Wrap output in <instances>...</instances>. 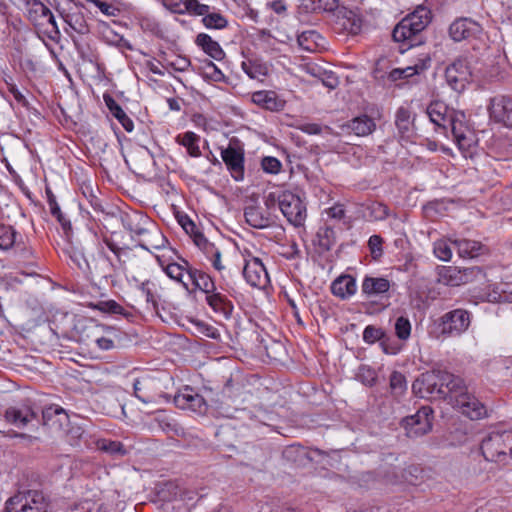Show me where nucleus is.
<instances>
[{
  "label": "nucleus",
  "mask_w": 512,
  "mask_h": 512,
  "mask_svg": "<svg viewBox=\"0 0 512 512\" xmlns=\"http://www.w3.org/2000/svg\"><path fill=\"white\" fill-rule=\"evenodd\" d=\"M462 378L446 370L434 369L420 374L412 384L413 393L423 399H446L462 388Z\"/></svg>",
  "instance_id": "1"
},
{
  "label": "nucleus",
  "mask_w": 512,
  "mask_h": 512,
  "mask_svg": "<svg viewBox=\"0 0 512 512\" xmlns=\"http://www.w3.org/2000/svg\"><path fill=\"white\" fill-rule=\"evenodd\" d=\"M430 20V10L423 6L417 7L395 26L392 32L393 40L407 44L409 48L418 45L420 43L418 35L426 28Z\"/></svg>",
  "instance_id": "2"
},
{
  "label": "nucleus",
  "mask_w": 512,
  "mask_h": 512,
  "mask_svg": "<svg viewBox=\"0 0 512 512\" xmlns=\"http://www.w3.org/2000/svg\"><path fill=\"white\" fill-rule=\"evenodd\" d=\"M481 451L488 461L508 464L512 459V431H492L482 440Z\"/></svg>",
  "instance_id": "3"
},
{
  "label": "nucleus",
  "mask_w": 512,
  "mask_h": 512,
  "mask_svg": "<svg viewBox=\"0 0 512 512\" xmlns=\"http://www.w3.org/2000/svg\"><path fill=\"white\" fill-rule=\"evenodd\" d=\"M45 497L41 491L18 492L7 499L4 512H45Z\"/></svg>",
  "instance_id": "4"
},
{
  "label": "nucleus",
  "mask_w": 512,
  "mask_h": 512,
  "mask_svg": "<svg viewBox=\"0 0 512 512\" xmlns=\"http://www.w3.org/2000/svg\"><path fill=\"white\" fill-rule=\"evenodd\" d=\"M462 388L454 391L451 395V401L454 405L471 420H479L487 416L486 407L471 393L462 379Z\"/></svg>",
  "instance_id": "5"
},
{
  "label": "nucleus",
  "mask_w": 512,
  "mask_h": 512,
  "mask_svg": "<svg viewBox=\"0 0 512 512\" xmlns=\"http://www.w3.org/2000/svg\"><path fill=\"white\" fill-rule=\"evenodd\" d=\"M471 324V314L464 309L449 311L439 318L442 335L458 337L467 331Z\"/></svg>",
  "instance_id": "6"
},
{
  "label": "nucleus",
  "mask_w": 512,
  "mask_h": 512,
  "mask_svg": "<svg viewBox=\"0 0 512 512\" xmlns=\"http://www.w3.org/2000/svg\"><path fill=\"white\" fill-rule=\"evenodd\" d=\"M279 208L289 223L294 226H301L306 219V207L299 196L283 191L278 194Z\"/></svg>",
  "instance_id": "7"
},
{
  "label": "nucleus",
  "mask_w": 512,
  "mask_h": 512,
  "mask_svg": "<svg viewBox=\"0 0 512 512\" xmlns=\"http://www.w3.org/2000/svg\"><path fill=\"white\" fill-rule=\"evenodd\" d=\"M433 410L429 406L421 407L414 415L403 420L406 434L410 438H417L427 434L432 429Z\"/></svg>",
  "instance_id": "8"
},
{
  "label": "nucleus",
  "mask_w": 512,
  "mask_h": 512,
  "mask_svg": "<svg viewBox=\"0 0 512 512\" xmlns=\"http://www.w3.org/2000/svg\"><path fill=\"white\" fill-rule=\"evenodd\" d=\"M490 118L508 129H512V96L498 95L490 100L488 106Z\"/></svg>",
  "instance_id": "9"
},
{
  "label": "nucleus",
  "mask_w": 512,
  "mask_h": 512,
  "mask_svg": "<svg viewBox=\"0 0 512 512\" xmlns=\"http://www.w3.org/2000/svg\"><path fill=\"white\" fill-rule=\"evenodd\" d=\"M426 114L433 124L444 130L452 129L454 123L464 118V114H456L454 111H450L448 106L442 101L430 103Z\"/></svg>",
  "instance_id": "10"
},
{
  "label": "nucleus",
  "mask_w": 512,
  "mask_h": 512,
  "mask_svg": "<svg viewBox=\"0 0 512 512\" xmlns=\"http://www.w3.org/2000/svg\"><path fill=\"white\" fill-rule=\"evenodd\" d=\"M174 403L182 410H189L199 415L205 414L208 409L204 397L189 386L184 387L175 395Z\"/></svg>",
  "instance_id": "11"
},
{
  "label": "nucleus",
  "mask_w": 512,
  "mask_h": 512,
  "mask_svg": "<svg viewBox=\"0 0 512 512\" xmlns=\"http://www.w3.org/2000/svg\"><path fill=\"white\" fill-rule=\"evenodd\" d=\"M243 276L246 282L252 287L265 288L269 283L267 270L261 259L257 257L245 260Z\"/></svg>",
  "instance_id": "12"
},
{
  "label": "nucleus",
  "mask_w": 512,
  "mask_h": 512,
  "mask_svg": "<svg viewBox=\"0 0 512 512\" xmlns=\"http://www.w3.org/2000/svg\"><path fill=\"white\" fill-rule=\"evenodd\" d=\"M37 412L31 405L23 403L11 406L6 409L4 420L17 428H24L32 421L36 420Z\"/></svg>",
  "instance_id": "13"
},
{
  "label": "nucleus",
  "mask_w": 512,
  "mask_h": 512,
  "mask_svg": "<svg viewBox=\"0 0 512 512\" xmlns=\"http://www.w3.org/2000/svg\"><path fill=\"white\" fill-rule=\"evenodd\" d=\"M221 157L229 170L231 176L236 181L244 178V153L241 149L228 146L221 151Z\"/></svg>",
  "instance_id": "14"
},
{
  "label": "nucleus",
  "mask_w": 512,
  "mask_h": 512,
  "mask_svg": "<svg viewBox=\"0 0 512 512\" xmlns=\"http://www.w3.org/2000/svg\"><path fill=\"white\" fill-rule=\"evenodd\" d=\"M481 26L470 18H460L455 20L449 27L450 37L455 42H460L481 33Z\"/></svg>",
  "instance_id": "15"
},
{
  "label": "nucleus",
  "mask_w": 512,
  "mask_h": 512,
  "mask_svg": "<svg viewBox=\"0 0 512 512\" xmlns=\"http://www.w3.org/2000/svg\"><path fill=\"white\" fill-rule=\"evenodd\" d=\"M451 132L460 150L464 153L465 157L472 156L475 150V136L472 131L463 123L461 119L459 122L453 124Z\"/></svg>",
  "instance_id": "16"
},
{
  "label": "nucleus",
  "mask_w": 512,
  "mask_h": 512,
  "mask_svg": "<svg viewBox=\"0 0 512 512\" xmlns=\"http://www.w3.org/2000/svg\"><path fill=\"white\" fill-rule=\"evenodd\" d=\"M468 66L465 60H457L446 68L445 78L449 86L461 91L468 81Z\"/></svg>",
  "instance_id": "17"
},
{
  "label": "nucleus",
  "mask_w": 512,
  "mask_h": 512,
  "mask_svg": "<svg viewBox=\"0 0 512 512\" xmlns=\"http://www.w3.org/2000/svg\"><path fill=\"white\" fill-rule=\"evenodd\" d=\"M251 102L258 107L271 112L282 111L285 107V101L272 90H260L253 92L251 94Z\"/></svg>",
  "instance_id": "18"
},
{
  "label": "nucleus",
  "mask_w": 512,
  "mask_h": 512,
  "mask_svg": "<svg viewBox=\"0 0 512 512\" xmlns=\"http://www.w3.org/2000/svg\"><path fill=\"white\" fill-rule=\"evenodd\" d=\"M333 13L335 24L342 31L357 34L361 30V19L354 11L346 7H338Z\"/></svg>",
  "instance_id": "19"
},
{
  "label": "nucleus",
  "mask_w": 512,
  "mask_h": 512,
  "mask_svg": "<svg viewBox=\"0 0 512 512\" xmlns=\"http://www.w3.org/2000/svg\"><path fill=\"white\" fill-rule=\"evenodd\" d=\"M57 11L60 13L65 23L75 32L81 35L89 33L90 29L87 21L77 4L74 3L68 10H60L58 8Z\"/></svg>",
  "instance_id": "20"
},
{
  "label": "nucleus",
  "mask_w": 512,
  "mask_h": 512,
  "mask_svg": "<svg viewBox=\"0 0 512 512\" xmlns=\"http://www.w3.org/2000/svg\"><path fill=\"white\" fill-rule=\"evenodd\" d=\"M68 421V414L58 405H50L42 410V423L51 430H62Z\"/></svg>",
  "instance_id": "21"
},
{
  "label": "nucleus",
  "mask_w": 512,
  "mask_h": 512,
  "mask_svg": "<svg viewBox=\"0 0 512 512\" xmlns=\"http://www.w3.org/2000/svg\"><path fill=\"white\" fill-rule=\"evenodd\" d=\"M244 217L251 227L257 229L267 228L274 223L271 213L261 206L251 205L246 207Z\"/></svg>",
  "instance_id": "22"
},
{
  "label": "nucleus",
  "mask_w": 512,
  "mask_h": 512,
  "mask_svg": "<svg viewBox=\"0 0 512 512\" xmlns=\"http://www.w3.org/2000/svg\"><path fill=\"white\" fill-rule=\"evenodd\" d=\"M85 444L88 448L95 447L97 450L106 453L114 458L124 457L128 454V450L124 444L120 441L110 440L106 438L94 439L91 442L85 440Z\"/></svg>",
  "instance_id": "23"
},
{
  "label": "nucleus",
  "mask_w": 512,
  "mask_h": 512,
  "mask_svg": "<svg viewBox=\"0 0 512 512\" xmlns=\"http://www.w3.org/2000/svg\"><path fill=\"white\" fill-rule=\"evenodd\" d=\"M389 289L390 281L383 277L366 276L361 285L362 293L367 298L382 296L387 293Z\"/></svg>",
  "instance_id": "24"
},
{
  "label": "nucleus",
  "mask_w": 512,
  "mask_h": 512,
  "mask_svg": "<svg viewBox=\"0 0 512 512\" xmlns=\"http://www.w3.org/2000/svg\"><path fill=\"white\" fill-rule=\"evenodd\" d=\"M195 43L200 47L208 56L216 61H220L225 57V52L220 44L213 40L212 37L206 33H199L196 36Z\"/></svg>",
  "instance_id": "25"
},
{
  "label": "nucleus",
  "mask_w": 512,
  "mask_h": 512,
  "mask_svg": "<svg viewBox=\"0 0 512 512\" xmlns=\"http://www.w3.org/2000/svg\"><path fill=\"white\" fill-rule=\"evenodd\" d=\"M357 290L356 280L350 275H342L333 281L331 291L333 295L341 299H347Z\"/></svg>",
  "instance_id": "26"
},
{
  "label": "nucleus",
  "mask_w": 512,
  "mask_h": 512,
  "mask_svg": "<svg viewBox=\"0 0 512 512\" xmlns=\"http://www.w3.org/2000/svg\"><path fill=\"white\" fill-rule=\"evenodd\" d=\"M452 244L462 258H475L484 253L482 243L470 239H455Z\"/></svg>",
  "instance_id": "27"
},
{
  "label": "nucleus",
  "mask_w": 512,
  "mask_h": 512,
  "mask_svg": "<svg viewBox=\"0 0 512 512\" xmlns=\"http://www.w3.org/2000/svg\"><path fill=\"white\" fill-rule=\"evenodd\" d=\"M103 100L113 117H115L120 122V124L127 132H132L134 129V123L132 119L125 113V111L115 101V99L110 94L106 93L103 95Z\"/></svg>",
  "instance_id": "28"
},
{
  "label": "nucleus",
  "mask_w": 512,
  "mask_h": 512,
  "mask_svg": "<svg viewBox=\"0 0 512 512\" xmlns=\"http://www.w3.org/2000/svg\"><path fill=\"white\" fill-rule=\"evenodd\" d=\"M429 62H430V59L425 58V59H420L414 65L407 66L405 68H395L389 73L388 78L391 81L407 79L409 77H412L416 74H419V73L425 71L429 67Z\"/></svg>",
  "instance_id": "29"
},
{
  "label": "nucleus",
  "mask_w": 512,
  "mask_h": 512,
  "mask_svg": "<svg viewBox=\"0 0 512 512\" xmlns=\"http://www.w3.org/2000/svg\"><path fill=\"white\" fill-rule=\"evenodd\" d=\"M188 278L197 289L203 291L205 294L212 293L216 290L215 283L212 278L201 270L194 267L189 268Z\"/></svg>",
  "instance_id": "30"
},
{
  "label": "nucleus",
  "mask_w": 512,
  "mask_h": 512,
  "mask_svg": "<svg viewBox=\"0 0 512 512\" xmlns=\"http://www.w3.org/2000/svg\"><path fill=\"white\" fill-rule=\"evenodd\" d=\"M395 125L399 135L404 139H410L413 135V120L411 113L407 108L400 107L396 111Z\"/></svg>",
  "instance_id": "31"
},
{
  "label": "nucleus",
  "mask_w": 512,
  "mask_h": 512,
  "mask_svg": "<svg viewBox=\"0 0 512 512\" xmlns=\"http://www.w3.org/2000/svg\"><path fill=\"white\" fill-rule=\"evenodd\" d=\"M175 141L186 148L187 153L191 157H199L201 156V150L199 147L200 137L196 133L192 131H187L183 134H179L176 136Z\"/></svg>",
  "instance_id": "32"
},
{
  "label": "nucleus",
  "mask_w": 512,
  "mask_h": 512,
  "mask_svg": "<svg viewBox=\"0 0 512 512\" xmlns=\"http://www.w3.org/2000/svg\"><path fill=\"white\" fill-rule=\"evenodd\" d=\"M157 427L170 436L185 437V430L174 419L161 414L154 419Z\"/></svg>",
  "instance_id": "33"
},
{
  "label": "nucleus",
  "mask_w": 512,
  "mask_h": 512,
  "mask_svg": "<svg viewBox=\"0 0 512 512\" xmlns=\"http://www.w3.org/2000/svg\"><path fill=\"white\" fill-rule=\"evenodd\" d=\"M181 261L182 263H169L165 267H163V270L165 271L166 275L169 278L177 282H180L183 285V287L186 290H188V283L183 280V275L184 272L188 274V270L189 268H192V266L185 259H181Z\"/></svg>",
  "instance_id": "34"
},
{
  "label": "nucleus",
  "mask_w": 512,
  "mask_h": 512,
  "mask_svg": "<svg viewBox=\"0 0 512 512\" xmlns=\"http://www.w3.org/2000/svg\"><path fill=\"white\" fill-rule=\"evenodd\" d=\"M134 395L143 403H150L154 400L152 392V381L148 377L136 379L133 383Z\"/></svg>",
  "instance_id": "35"
},
{
  "label": "nucleus",
  "mask_w": 512,
  "mask_h": 512,
  "mask_svg": "<svg viewBox=\"0 0 512 512\" xmlns=\"http://www.w3.org/2000/svg\"><path fill=\"white\" fill-rule=\"evenodd\" d=\"M206 301L215 312L228 316L232 311L231 302L224 295L216 291L206 294Z\"/></svg>",
  "instance_id": "36"
},
{
  "label": "nucleus",
  "mask_w": 512,
  "mask_h": 512,
  "mask_svg": "<svg viewBox=\"0 0 512 512\" xmlns=\"http://www.w3.org/2000/svg\"><path fill=\"white\" fill-rule=\"evenodd\" d=\"M202 24L207 29L222 30L228 26V19L215 8L211 7L209 12L202 18Z\"/></svg>",
  "instance_id": "37"
},
{
  "label": "nucleus",
  "mask_w": 512,
  "mask_h": 512,
  "mask_svg": "<svg viewBox=\"0 0 512 512\" xmlns=\"http://www.w3.org/2000/svg\"><path fill=\"white\" fill-rule=\"evenodd\" d=\"M349 127L358 136H366L375 130L376 124L374 120L367 115L354 118Z\"/></svg>",
  "instance_id": "38"
},
{
  "label": "nucleus",
  "mask_w": 512,
  "mask_h": 512,
  "mask_svg": "<svg viewBox=\"0 0 512 512\" xmlns=\"http://www.w3.org/2000/svg\"><path fill=\"white\" fill-rule=\"evenodd\" d=\"M317 243L324 251H329L336 243L335 231L332 227L325 225L317 232Z\"/></svg>",
  "instance_id": "39"
},
{
  "label": "nucleus",
  "mask_w": 512,
  "mask_h": 512,
  "mask_svg": "<svg viewBox=\"0 0 512 512\" xmlns=\"http://www.w3.org/2000/svg\"><path fill=\"white\" fill-rule=\"evenodd\" d=\"M242 69L247 74V76L251 79H255L258 81H263L264 77L268 74V68L266 65L257 63L254 61H244L242 62Z\"/></svg>",
  "instance_id": "40"
},
{
  "label": "nucleus",
  "mask_w": 512,
  "mask_h": 512,
  "mask_svg": "<svg viewBox=\"0 0 512 512\" xmlns=\"http://www.w3.org/2000/svg\"><path fill=\"white\" fill-rule=\"evenodd\" d=\"M183 7L176 8V13L183 14L188 12L189 14L202 16V18L209 12L211 8L209 5L202 4L198 0H184Z\"/></svg>",
  "instance_id": "41"
},
{
  "label": "nucleus",
  "mask_w": 512,
  "mask_h": 512,
  "mask_svg": "<svg viewBox=\"0 0 512 512\" xmlns=\"http://www.w3.org/2000/svg\"><path fill=\"white\" fill-rule=\"evenodd\" d=\"M201 74L205 79L214 82L226 81V76L224 73L210 60L204 62Z\"/></svg>",
  "instance_id": "42"
},
{
  "label": "nucleus",
  "mask_w": 512,
  "mask_h": 512,
  "mask_svg": "<svg viewBox=\"0 0 512 512\" xmlns=\"http://www.w3.org/2000/svg\"><path fill=\"white\" fill-rule=\"evenodd\" d=\"M441 280L450 286H458L463 282V275L455 267H443L440 271Z\"/></svg>",
  "instance_id": "43"
},
{
  "label": "nucleus",
  "mask_w": 512,
  "mask_h": 512,
  "mask_svg": "<svg viewBox=\"0 0 512 512\" xmlns=\"http://www.w3.org/2000/svg\"><path fill=\"white\" fill-rule=\"evenodd\" d=\"M107 247L110 251L114 253L117 258V261L121 268H124L126 262L130 259L132 255V250L129 247H120L115 242L106 240L105 241Z\"/></svg>",
  "instance_id": "44"
},
{
  "label": "nucleus",
  "mask_w": 512,
  "mask_h": 512,
  "mask_svg": "<svg viewBox=\"0 0 512 512\" xmlns=\"http://www.w3.org/2000/svg\"><path fill=\"white\" fill-rule=\"evenodd\" d=\"M490 296L492 301L512 303V283H501Z\"/></svg>",
  "instance_id": "45"
},
{
  "label": "nucleus",
  "mask_w": 512,
  "mask_h": 512,
  "mask_svg": "<svg viewBox=\"0 0 512 512\" xmlns=\"http://www.w3.org/2000/svg\"><path fill=\"white\" fill-rule=\"evenodd\" d=\"M395 334L400 340H407L411 334V323L405 316H399L394 324Z\"/></svg>",
  "instance_id": "46"
},
{
  "label": "nucleus",
  "mask_w": 512,
  "mask_h": 512,
  "mask_svg": "<svg viewBox=\"0 0 512 512\" xmlns=\"http://www.w3.org/2000/svg\"><path fill=\"white\" fill-rule=\"evenodd\" d=\"M434 255L442 261H450L452 258V250L447 240H437L433 244Z\"/></svg>",
  "instance_id": "47"
},
{
  "label": "nucleus",
  "mask_w": 512,
  "mask_h": 512,
  "mask_svg": "<svg viewBox=\"0 0 512 512\" xmlns=\"http://www.w3.org/2000/svg\"><path fill=\"white\" fill-rule=\"evenodd\" d=\"M65 253L80 270L85 271L89 267L88 261L81 250L71 246L65 249Z\"/></svg>",
  "instance_id": "48"
},
{
  "label": "nucleus",
  "mask_w": 512,
  "mask_h": 512,
  "mask_svg": "<svg viewBox=\"0 0 512 512\" xmlns=\"http://www.w3.org/2000/svg\"><path fill=\"white\" fill-rule=\"evenodd\" d=\"M138 22L141 29L145 32H150L151 34L156 36L160 35L162 32L160 24L153 17L140 16L138 18Z\"/></svg>",
  "instance_id": "49"
},
{
  "label": "nucleus",
  "mask_w": 512,
  "mask_h": 512,
  "mask_svg": "<svg viewBox=\"0 0 512 512\" xmlns=\"http://www.w3.org/2000/svg\"><path fill=\"white\" fill-rule=\"evenodd\" d=\"M16 232L12 227H3L0 229V249L8 250L15 243Z\"/></svg>",
  "instance_id": "50"
},
{
  "label": "nucleus",
  "mask_w": 512,
  "mask_h": 512,
  "mask_svg": "<svg viewBox=\"0 0 512 512\" xmlns=\"http://www.w3.org/2000/svg\"><path fill=\"white\" fill-rule=\"evenodd\" d=\"M95 309L109 314H124V308L115 300L100 301L95 306Z\"/></svg>",
  "instance_id": "51"
},
{
  "label": "nucleus",
  "mask_w": 512,
  "mask_h": 512,
  "mask_svg": "<svg viewBox=\"0 0 512 512\" xmlns=\"http://www.w3.org/2000/svg\"><path fill=\"white\" fill-rule=\"evenodd\" d=\"M390 387L395 394H402L406 390L405 376L400 372H393L390 376Z\"/></svg>",
  "instance_id": "52"
},
{
  "label": "nucleus",
  "mask_w": 512,
  "mask_h": 512,
  "mask_svg": "<svg viewBox=\"0 0 512 512\" xmlns=\"http://www.w3.org/2000/svg\"><path fill=\"white\" fill-rule=\"evenodd\" d=\"M244 413L250 420L260 424H268V422L272 420L271 414L262 408H256L255 411L244 410Z\"/></svg>",
  "instance_id": "53"
},
{
  "label": "nucleus",
  "mask_w": 512,
  "mask_h": 512,
  "mask_svg": "<svg viewBox=\"0 0 512 512\" xmlns=\"http://www.w3.org/2000/svg\"><path fill=\"white\" fill-rule=\"evenodd\" d=\"M384 336V331L372 325H368L363 332V340L368 344L379 341Z\"/></svg>",
  "instance_id": "54"
},
{
  "label": "nucleus",
  "mask_w": 512,
  "mask_h": 512,
  "mask_svg": "<svg viewBox=\"0 0 512 512\" xmlns=\"http://www.w3.org/2000/svg\"><path fill=\"white\" fill-rule=\"evenodd\" d=\"M262 169L270 174H277L281 170V162L275 157H264L262 160Z\"/></svg>",
  "instance_id": "55"
},
{
  "label": "nucleus",
  "mask_w": 512,
  "mask_h": 512,
  "mask_svg": "<svg viewBox=\"0 0 512 512\" xmlns=\"http://www.w3.org/2000/svg\"><path fill=\"white\" fill-rule=\"evenodd\" d=\"M382 243L383 239L379 235H372L368 240V246L370 248L373 258H378L382 255Z\"/></svg>",
  "instance_id": "56"
},
{
  "label": "nucleus",
  "mask_w": 512,
  "mask_h": 512,
  "mask_svg": "<svg viewBox=\"0 0 512 512\" xmlns=\"http://www.w3.org/2000/svg\"><path fill=\"white\" fill-rule=\"evenodd\" d=\"M319 79L329 89H335L339 84L338 77L331 71H323Z\"/></svg>",
  "instance_id": "57"
},
{
  "label": "nucleus",
  "mask_w": 512,
  "mask_h": 512,
  "mask_svg": "<svg viewBox=\"0 0 512 512\" xmlns=\"http://www.w3.org/2000/svg\"><path fill=\"white\" fill-rule=\"evenodd\" d=\"M315 36L316 33L314 31L303 32L297 39L299 46L304 50L312 51L313 46L310 44V40L313 41Z\"/></svg>",
  "instance_id": "58"
},
{
  "label": "nucleus",
  "mask_w": 512,
  "mask_h": 512,
  "mask_svg": "<svg viewBox=\"0 0 512 512\" xmlns=\"http://www.w3.org/2000/svg\"><path fill=\"white\" fill-rule=\"evenodd\" d=\"M319 12H334L338 7V0H314Z\"/></svg>",
  "instance_id": "59"
},
{
  "label": "nucleus",
  "mask_w": 512,
  "mask_h": 512,
  "mask_svg": "<svg viewBox=\"0 0 512 512\" xmlns=\"http://www.w3.org/2000/svg\"><path fill=\"white\" fill-rule=\"evenodd\" d=\"M325 213L330 219L341 220L345 216V210L343 205L335 204L332 207L325 210Z\"/></svg>",
  "instance_id": "60"
},
{
  "label": "nucleus",
  "mask_w": 512,
  "mask_h": 512,
  "mask_svg": "<svg viewBox=\"0 0 512 512\" xmlns=\"http://www.w3.org/2000/svg\"><path fill=\"white\" fill-rule=\"evenodd\" d=\"M297 129L309 135H317L322 132V127L316 123H302L297 126Z\"/></svg>",
  "instance_id": "61"
},
{
  "label": "nucleus",
  "mask_w": 512,
  "mask_h": 512,
  "mask_svg": "<svg viewBox=\"0 0 512 512\" xmlns=\"http://www.w3.org/2000/svg\"><path fill=\"white\" fill-rule=\"evenodd\" d=\"M140 290L145 295L146 301L148 303H152L153 307L156 308L157 302H156V300L154 298L152 289L150 287V281L142 282L141 285H140Z\"/></svg>",
  "instance_id": "62"
},
{
  "label": "nucleus",
  "mask_w": 512,
  "mask_h": 512,
  "mask_svg": "<svg viewBox=\"0 0 512 512\" xmlns=\"http://www.w3.org/2000/svg\"><path fill=\"white\" fill-rule=\"evenodd\" d=\"M46 194H47V200H48V205H49L51 214L53 216H60L61 210L56 201V197L49 189L46 190Z\"/></svg>",
  "instance_id": "63"
},
{
  "label": "nucleus",
  "mask_w": 512,
  "mask_h": 512,
  "mask_svg": "<svg viewBox=\"0 0 512 512\" xmlns=\"http://www.w3.org/2000/svg\"><path fill=\"white\" fill-rule=\"evenodd\" d=\"M32 12L45 19L48 17L49 14L52 13L51 10L41 2H35L33 4V8L31 9L30 13Z\"/></svg>",
  "instance_id": "64"
}]
</instances>
